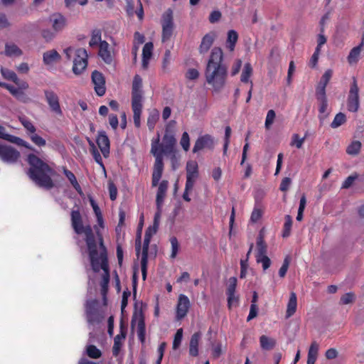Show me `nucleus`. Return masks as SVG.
I'll list each match as a JSON object with an SVG mask.
<instances>
[{
    "mask_svg": "<svg viewBox=\"0 0 364 364\" xmlns=\"http://www.w3.org/2000/svg\"><path fill=\"white\" fill-rule=\"evenodd\" d=\"M97 300L88 301L86 303L87 318L90 324L98 323L101 320V316L97 308Z\"/></svg>",
    "mask_w": 364,
    "mask_h": 364,
    "instance_id": "nucleus-11",
    "label": "nucleus"
},
{
    "mask_svg": "<svg viewBox=\"0 0 364 364\" xmlns=\"http://www.w3.org/2000/svg\"><path fill=\"white\" fill-rule=\"evenodd\" d=\"M222 60V50L220 48H214L211 51V55L208 63L207 68H220L225 67L221 64Z\"/></svg>",
    "mask_w": 364,
    "mask_h": 364,
    "instance_id": "nucleus-18",
    "label": "nucleus"
},
{
    "mask_svg": "<svg viewBox=\"0 0 364 364\" xmlns=\"http://www.w3.org/2000/svg\"><path fill=\"white\" fill-rule=\"evenodd\" d=\"M134 14L137 16L140 21L144 18V9L140 0H137L136 1V9H134Z\"/></svg>",
    "mask_w": 364,
    "mask_h": 364,
    "instance_id": "nucleus-61",
    "label": "nucleus"
},
{
    "mask_svg": "<svg viewBox=\"0 0 364 364\" xmlns=\"http://www.w3.org/2000/svg\"><path fill=\"white\" fill-rule=\"evenodd\" d=\"M289 263H290L289 259L288 257H287L284 259L283 264L279 270V275L280 277H284L286 275L287 272L289 268Z\"/></svg>",
    "mask_w": 364,
    "mask_h": 364,
    "instance_id": "nucleus-60",
    "label": "nucleus"
},
{
    "mask_svg": "<svg viewBox=\"0 0 364 364\" xmlns=\"http://www.w3.org/2000/svg\"><path fill=\"white\" fill-rule=\"evenodd\" d=\"M333 75V71L331 69H328L325 71L323 75H322L320 82H318L319 85L326 86L328 85V82L330 81L331 77Z\"/></svg>",
    "mask_w": 364,
    "mask_h": 364,
    "instance_id": "nucleus-53",
    "label": "nucleus"
},
{
    "mask_svg": "<svg viewBox=\"0 0 364 364\" xmlns=\"http://www.w3.org/2000/svg\"><path fill=\"white\" fill-rule=\"evenodd\" d=\"M29 137L31 141L38 146H44L46 144V140L41 136L37 134L36 132H33V134H30Z\"/></svg>",
    "mask_w": 364,
    "mask_h": 364,
    "instance_id": "nucleus-50",
    "label": "nucleus"
},
{
    "mask_svg": "<svg viewBox=\"0 0 364 364\" xmlns=\"http://www.w3.org/2000/svg\"><path fill=\"white\" fill-rule=\"evenodd\" d=\"M275 112L273 109H270L267 112L266 119H265V127L269 129L270 126L272 124L274 118H275Z\"/></svg>",
    "mask_w": 364,
    "mask_h": 364,
    "instance_id": "nucleus-58",
    "label": "nucleus"
},
{
    "mask_svg": "<svg viewBox=\"0 0 364 364\" xmlns=\"http://www.w3.org/2000/svg\"><path fill=\"white\" fill-rule=\"evenodd\" d=\"M297 306V298L296 294L294 292H291L289 299L287 304L286 317H291L296 310Z\"/></svg>",
    "mask_w": 364,
    "mask_h": 364,
    "instance_id": "nucleus-28",
    "label": "nucleus"
},
{
    "mask_svg": "<svg viewBox=\"0 0 364 364\" xmlns=\"http://www.w3.org/2000/svg\"><path fill=\"white\" fill-rule=\"evenodd\" d=\"M181 145L185 151H188L190 147V139L187 132H183L181 139Z\"/></svg>",
    "mask_w": 364,
    "mask_h": 364,
    "instance_id": "nucleus-59",
    "label": "nucleus"
},
{
    "mask_svg": "<svg viewBox=\"0 0 364 364\" xmlns=\"http://www.w3.org/2000/svg\"><path fill=\"white\" fill-rule=\"evenodd\" d=\"M104 41L101 39V32L100 30H95L92 32L91 39L90 41V46L94 47L96 46H100V44Z\"/></svg>",
    "mask_w": 364,
    "mask_h": 364,
    "instance_id": "nucleus-42",
    "label": "nucleus"
},
{
    "mask_svg": "<svg viewBox=\"0 0 364 364\" xmlns=\"http://www.w3.org/2000/svg\"><path fill=\"white\" fill-rule=\"evenodd\" d=\"M142 102H132L133 119L136 127L141 126V114L142 112Z\"/></svg>",
    "mask_w": 364,
    "mask_h": 364,
    "instance_id": "nucleus-26",
    "label": "nucleus"
},
{
    "mask_svg": "<svg viewBox=\"0 0 364 364\" xmlns=\"http://www.w3.org/2000/svg\"><path fill=\"white\" fill-rule=\"evenodd\" d=\"M60 59V54L55 50H50L43 55V63L46 65H53Z\"/></svg>",
    "mask_w": 364,
    "mask_h": 364,
    "instance_id": "nucleus-25",
    "label": "nucleus"
},
{
    "mask_svg": "<svg viewBox=\"0 0 364 364\" xmlns=\"http://www.w3.org/2000/svg\"><path fill=\"white\" fill-rule=\"evenodd\" d=\"M364 46V33L362 36V41L360 43L351 49L348 56V61L350 64L356 63L358 61L359 56L360 55L361 51L363 50Z\"/></svg>",
    "mask_w": 364,
    "mask_h": 364,
    "instance_id": "nucleus-23",
    "label": "nucleus"
},
{
    "mask_svg": "<svg viewBox=\"0 0 364 364\" xmlns=\"http://www.w3.org/2000/svg\"><path fill=\"white\" fill-rule=\"evenodd\" d=\"M57 33H55L53 30L50 31L49 29H45L42 32V36L44 39H46L47 41H49L53 40Z\"/></svg>",
    "mask_w": 364,
    "mask_h": 364,
    "instance_id": "nucleus-64",
    "label": "nucleus"
},
{
    "mask_svg": "<svg viewBox=\"0 0 364 364\" xmlns=\"http://www.w3.org/2000/svg\"><path fill=\"white\" fill-rule=\"evenodd\" d=\"M46 100L50 107V109L56 115L62 116L63 111L61 109L59 97L58 95L53 90H44Z\"/></svg>",
    "mask_w": 364,
    "mask_h": 364,
    "instance_id": "nucleus-10",
    "label": "nucleus"
},
{
    "mask_svg": "<svg viewBox=\"0 0 364 364\" xmlns=\"http://www.w3.org/2000/svg\"><path fill=\"white\" fill-rule=\"evenodd\" d=\"M49 23L55 33H60L66 27L67 19L62 14L56 13L50 16Z\"/></svg>",
    "mask_w": 364,
    "mask_h": 364,
    "instance_id": "nucleus-16",
    "label": "nucleus"
},
{
    "mask_svg": "<svg viewBox=\"0 0 364 364\" xmlns=\"http://www.w3.org/2000/svg\"><path fill=\"white\" fill-rule=\"evenodd\" d=\"M256 257L257 262L258 263H262L264 270H266L269 267L271 264V261L270 259L266 255L262 256H256Z\"/></svg>",
    "mask_w": 364,
    "mask_h": 364,
    "instance_id": "nucleus-55",
    "label": "nucleus"
},
{
    "mask_svg": "<svg viewBox=\"0 0 364 364\" xmlns=\"http://www.w3.org/2000/svg\"><path fill=\"white\" fill-rule=\"evenodd\" d=\"M346 122V117L343 112L338 113L333 122L331 124V127L333 129L338 128Z\"/></svg>",
    "mask_w": 364,
    "mask_h": 364,
    "instance_id": "nucleus-40",
    "label": "nucleus"
},
{
    "mask_svg": "<svg viewBox=\"0 0 364 364\" xmlns=\"http://www.w3.org/2000/svg\"><path fill=\"white\" fill-rule=\"evenodd\" d=\"M72 226L77 235L83 234L89 252L92 268L94 272L103 271L101 281V294L104 301H106V294L109 282V273L107 264V250L103 244L102 236L97 230V236L95 237L90 225L83 226L82 218L78 210L71 213Z\"/></svg>",
    "mask_w": 364,
    "mask_h": 364,
    "instance_id": "nucleus-1",
    "label": "nucleus"
},
{
    "mask_svg": "<svg viewBox=\"0 0 364 364\" xmlns=\"http://www.w3.org/2000/svg\"><path fill=\"white\" fill-rule=\"evenodd\" d=\"M285 222L284 224L283 237H287L290 235L291 228L292 226V219L289 215H285Z\"/></svg>",
    "mask_w": 364,
    "mask_h": 364,
    "instance_id": "nucleus-43",
    "label": "nucleus"
},
{
    "mask_svg": "<svg viewBox=\"0 0 364 364\" xmlns=\"http://www.w3.org/2000/svg\"><path fill=\"white\" fill-rule=\"evenodd\" d=\"M252 73V68L250 63H247L245 64L244 69L241 75V81L243 82H247L249 78Z\"/></svg>",
    "mask_w": 364,
    "mask_h": 364,
    "instance_id": "nucleus-46",
    "label": "nucleus"
},
{
    "mask_svg": "<svg viewBox=\"0 0 364 364\" xmlns=\"http://www.w3.org/2000/svg\"><path fill=\"white\" fill-rule=\"evenodd\" d=\"M20 157V153L14 147L0 144V159L8 164L15 163Z\"/></svg>",
    "mask_w": 364,
    "mask_h": 364,
    "instance_id": "nucleus-8",
    "label": "nucleus"
},
{
    "mask_svg": "<svg viewBox=\"0 0 364 364\" xmlns=\"http://www.w3.org/2000/svg\"><path fill=\"white\" fill-rule=\"evenodd\" d=\"M90 202L91 206L92 207L94 213L96 215L97 224L100 228H102L104 227V220H103L101 210H100L99 206L97 205V204L95 203V201L92 198L90 199Z\"/></svg>",
    "mask_w": 364,
    "mask_h": 364,
    "instance_id": "nucleus-36",
    "label": "nucleus"
},
{
    "mask_svg": "<svg viewBox=\"0 0 364 364\" xmlns=\"http://www.w3.org/2000/svg\"><path fill=\"white\" fill-rule=\"evenodd\" d=\"M6 90H8L11 92V94L14 97H15L18 100L23 102H28V98L27 97L26 94L20 89L9 85V86H6Z\"/></svg>",
    "mask_w": 364,
    "mask_h": 364,
    "instance_id": "nucleus-33",
    "label": "nucleus"
},
{
    "mask_svg": "<svg viewBox=\"0 0 364 364\" xmlns=\"http://www.w3.org/2000/svg\"><path fill=\"white\" fill-rule=\"evenodd\" d=\"M291 184V179L289 177H285L282 179L279 189L282 191H287L289 190L290 185Z\"/></svg>",
    "mask_w": 364,
    "mask_h": 364,
    "instance_id": "nucleus-62",
    "label": "nucleus"
},
{
    "mask_svg": "<svg viewBox=\"0 0 364 364\" xmlns=\"http://www.w3.org/2000/svg\"><path fill=\"white\" fill-rule=\"evenodd\" d=\"M29 168L27 174L38 186L50 189L54 186L51 178L55 172L52 167L33 154L28 155Z\"/></svg>",
    "mask_w": 364,
    "mask_h": 364,
    "instance_id": "nucleus-3",
    "label": "nucleus"
},
{
    "mask_svg": "<svg viewBox=\"0 0 364 364\" xmlns=\"http://www.w3.org/2000/svg\"><path fill=\"white\" fill-rule=\"evenodd\" d=\"M259 343L261 348L265 350L273 349L276 345L275 339L269 338L265 335L260 336Z\"/></svg>",
    "mask_w": 364,
    "mask_h": 364,
    "instance_id": "nucleus-32",
    "label": "nucleus"
},
{
    "mask_svg": "<svg viewBox=\"0 0 364 364\" xmlns=\"http://www.w3.org/2000/svg\"><path fill=\"white\" fill-rule=\"evenodd\" d=\"M183 338V329L179 328L177 330L173 342V348L176 350L181 345Z\"/></svg>",
    "mask_w": 364,
    "mask_h": 364,
    "instance_id": "nucleus-51",
    "label": "nucleus"
},
{
    "mask_svg": "<svg viewBox=\"0 0 364 364\" xmlns=\"http://www.w3.org/2000/svg\"><path fill=\"white\" fill-rule=\"evenodd\" d=\"M360 107L359 87L356 78L353 77L347 98V109L349 112H356Z\"/></svg>",
    "mask_w": 364,
    "mask_h": 364,
    "instance_id": "nucleus-6",
    "label": "nucleus"
},
{
    "mask_svg": "<svg viewBox=\"0 0 364 364\" xmlns=\"http://www.w3.org/2000/svg\"><path fill=\"white\" fill-rule=\"evenodd\" d=\"M237 284V279L235 277H231L229 279V308L235 303H237L238 297L234 295L235 289Z\"/></svg>",
    "mask_w": 364,
    "mask_h": 364,
    "instance_id": "nucleus-30",
    "label": "nucleus"
},
{
    "mask_svg": "<svg viewBox=\"0 0 364 364\" xmlns=\"http://www.w3.org/2000/svg\"><path fill=\"white\" fill-rule=\"evenodd\" d=\"M151 237L144 235L143 248L141 257V270L143 280H146L148 265V250L151 241Z\"/></svg>",
    "mask_w": 364,
    "mask_h": 364,
    "instance_id": "nucleus-14",
    "label": "nucleus"
},
{
    "mask_svg": "<svg viewBox=\"0 0 364 364\" xmlns=\"http://www.w3.org/2000/svg\"><path fill=\"white\" fill-rule=\"evenodd\" d=\"M158 190L156 193V206H162L164 198L166 196V192L168 187V181L167 180H163L160 183L158 182Z\"/></svg>",
    "mask_w": 364,
    "mask_h": 364,
    "instance_id": "nucleus-21",
    "label": "nucleus"
},
{
    "mask_svg": "<svg viewBox=\"0 0 364 364\" xmlns=\"http://www.w3.org/2000/svg\"><path fill=\"white\" fill-rule=\"evenodd\" d=\"M320 53L319 48H316L314 54L312 55L310 60H309V66L311 68H315L317 65L318 55Z\"/></svg>",
    "mask_w": 364,
    "mask_h": 364,
    "instance_id": "nucleus-63",
    "label": "nucleus"
},
{
    "mask_svg": "<svg viewBox=\"0 0 364 364\" xmlns=\"http://www.w3.org/2000/svg\"><path fill=\"white\" fill-rule=\"evenodd\" d=\"M1 73L4 78L11 80L14 82L15 84L18 85L19 84V79L17 77L16 74L11 70L1 68Z\"/></svg>",
    "mask_w": 364,
    "mask_h": 364,
    "instance_id": "nucleus-35",
    "label": "nucleus"
},
{
    "mask_svg": "<svg viewBox=\"0 0 364 364\" xmlns=\"http://www.w3.org/2000/svg\"><path fill=\"white\" fill-rule=\"evenodd\" d=\"M4 54L9 57H18L22 55V51L16 44L8 43L5 45Z\"/></svg>",
    "mask_w": 364,
    "mask_h": 364,
    "instance_id": "nucleus-31",
    "label": "nucleus"
},
{
    "mask_svg": "<svg viewBox=\"0 0 364 364\" xmlns=\"http://www.w3.org/2000/svg\"><path fill=\"white\" fill-rule=\"evenodd\" d=\"M19 121L23 127L26 129L28 136H30L31 134H33V132H36V127L30 119L26 117H20Z\"/></svg>",
    "mask_w": 364,
    "mask_h": 364,
    "instance_id": "nucleus-39",
    "label": "nucleus"
},
{
    "mask_svg": "<svg viewBox=\"0 0 364 364\" xmlns=\"http://www.w3.org/2000/svg\"><path fill=\"white\" fill-rule=\"evenodd\" d=\"M142 79L139 75H136L132 82V102H142Z\"/></svg>",
    "mask_w": 364,
    "mask_h": 364,
    "instance_id": "nucleus-13",
    "label": "nucleus"
},
{
    "mask_svg": "<svg viewBox=\"0 0 364 364\" xmlns=\"http://www.w3.org/2000/svg\"><path fill=\"white\" fill-rule=\"evenodd\" d=\"M205 77L208 83L216 91L220 90L226 80V68H206Z\"/></svg>",
    "mask_w": 364,
    "mask_h": 364,
    "instance_id": "nucleus-5",
    "label": "nucleus"
},
{
    "mask_svg": "<svg viewBox=\"0 0 364 364\" xmlns=\"http://www.w3.org/2000/svg\"><path fill=\"white\" fill-rule=\"evenodd\" d=\"M214 41V34L208 33L202 39L201 44L200 46V53H205L210 49Z\"/></svg>",
    "mask_w": 364,
    "mask_h": 364,
    "instance_id": "nucleus-29",
    "label": "nucleus"
},
{
    "mask_svg": "<svg viewBox=\"0 0 364 364\" xmlns=\"http://www.w3.org/2000/svg\"><path fill=\"white\" fill-rule=\"evenodd\" d=\"M355 300V295L353 292H348L343 294L340 299V303L342 304H352Z\"/></svg>",
    "mask_w": 364,
    "mask_h": 364,
    "instance_id": "nucleus-49",
    "label": "nucleus"
},
{
    "mask_svg": "<svg viewBox=\"0 0 364 364\" xmlns=\"http://www.w3.org/2000/svg\"><path fill=\"white\" fill-rule=\"evenodd\" d=\"M109 46L106 41H103L99 46V55L107 64L112 61V55L109 48Z\"/></svg>",
    "mask_w": 364,
    "mask_h": 364,
    "instance_id": "nucleus-24",
    "label": "nucleus"
},
{
    "mask_svg": "<svg viewBox=\"0 0 364 364\" xmlns=\"http://www.w3.org/2000/svg\"><path fill=\"white\" fill-rule=\"evenodd\" d=\"M238 40V34L235 30H229V51H233Z\"/></svg>",
    "mask_w": 364,
    "mask_h": 364,
    "instance_id": "nucleus-47",
    "label": "nucleus"
},
{
    "mask_svg": "<svg viewBox=\"0 0 364 364\" xmlns=\"http://www.w3.org/2000/svg\"><path fill=\"white\" fill-rule=\"evenodd\" d=\"M87 355L92 358H99L101 356V351L95 346L89 345L86 348Z\"/></svg>",
    "mask_w": 364,
    "mask_h": 364,
    "instance_id": "nucleus-44",
    "label": "nucleus"
},
{
    "mask_svg": "<svg viewBox=\"0 0 364 364\" xmlns=\"http://www.w3.org/2000/svg\"><path fill=\"white\" fill-rule=\"evenodd\" d=\"M175 144L176 139L174 136L168 134H164L161 144H159V135L156 139H152L151 153L155 157L151 180L153 187L156 186L163 173V154L166 156L173 155V157H175Z\"/></svg>",
    "mask_w": 364,
    "mask_h": 364,
    "instance_id": "nucleus-2",
    "label": "nucleus"
},
{
    "mask_svg": "<svg viewBox=\"0 0 364 364\" xmlns=\"http://www.w3.org/2000/svg\"><path fill=\"white\" fill-rule=\"evenodd\" d=\"M125 338V334L122 333L121 334L117 335L114 338V343L113 346V353L114 354H117L121 347V341L122 340Z\"/></svg>",
    "mask_w": 364,
    "mask_h": 364,
    "instance_id": "nucleus-52",
    "label": "nucleus"
},
{
    "mask_svg": "<svg viewBox=\"0 0 364 364\" xmlns=\"http://www.w3.org/2000/svg\"><path fill=\"white\" fill-rule=\"evenodd\" d=\"M305 141V137L299 138L297 134H294L292 136V141L291 143V146H296L297 149H301L302 145Z\"/></svg>",
    "mask_w": 364,
    "mask_h": 364,
    "instance_id": "nucleus-57",
    "label": "nucleus"
},
{
    "mask_svg": "<svg viewBox=\"0 0 364 364\" xmlns=\"http://www.w3.org/2000/svg\"><path fill=\"white\" fill-rule=\"evenodd\" d=\"M361 148V143L358 141H353L346 149V152L350 155H357Z\"/></svg>",
    "mask_w": 364,
    "mask_h": 364,
    "instance_id": "nucleus-45",
    "label": "nucleus"
},
{
    "mask_svg": "<svg viewBox=\"0 0 364 364\" xmlns=\"http://www.w3.org/2000/svg\"><path fill=\"white\" fill-rule=\"evenodd\" d=\"M159 119V112L156 109H153L149 111V117L147 119V126L150 130H153L154 127Z\"/></svg>",
    "mask_w": 364,
    "mask_h": 364,
    "instance_id": "nucleus-34",
    "label": "nucleus"
},
{
    "mask_svg": "<svg viewBox=\"0 0 364 364\" xmlns=\"http://www.w3.org/2000/svg\"><path fill=\"white\" fill-rule=\"evenodd\" d=\"M201 337V333L199 332L195 333L191 338L189 353L192 356H196L198 354V343Z\"/></svg>",
    "mask_w": 364,
    "mask_h": 364,
    "instance_id": "nucleus-27",
    "label": "nucleus"
},
{
    "mask_svg": "<svg viewBox=\"0 0 364 364\" xmlns=\"http://www.w3.org/2000/svg\"><path fill=\"white\" fill-rule=\"evenodd\" d=\"M136 325L138 338L141 343L145 341L146 328L144 316L141 312H135L132 316V325Z\"/></svg>",
    "mask_w": 364,
    "mask_h": 364,
    "instance_id": "nucleus-12",
    "label": "nucleus"
},
{
    "mask_svg": "<svg viewBox=\"0 0 364 364\" xmlns=\"http://www.w3.org/2000/svg\"><path fill=\"white\" fill-rule=\"evenodd\" d=\"M213 146V139L209 135L200 136L196 141L193 152L196 153L203 149H211Z\"/></svg>",
    "mask_w": 364,
    "mask_h": 364,
    "instance_id": "nucleus-19",
    "label": "nucleus"
},
{
    "mask_svg": "<svg viewBox=\"0 0 364 364\" xmlns=\"http://www.w3.org/2000/svg\"><path fill=\"white\" fill-rule=\"evenodd\" d=\"M97 144L105 157L109 154V140L104 131L99 132L97 137Z\"/></svg>",
    "mask_w": 364,
    "mask_h": 364,
    "instance_id": "nucleus-20",
    "label": "nucleus"
},
{
    "mask_svg": "<svg viewBox=\"0 0 364 364\" xmlns=\"http://www.w3.org/2000/svg\"><path fill=\"white\" fill-rule=\"evenodd\" d=\"M319 102V113L321 115H319V119L321 121L324 120L328 115L327 112V107H328V102L326 100H318Z\"/></svg>",
    "mask_w": 364,
    "mask_h": 364,
    "instance_id": "nucleus-41",
    "label": "nucleus"
},
{
    "mask_svg": "<svg viewBox=\"0 0 364 364\" xmlns=\"http://www.w3.org/2000/svg\"><path fill=\"white\" fill-rule=\"evenodd\" d=\"M170 243L171 247V258L174 259L179 250V243L176 237H171L170 238Z\"/></svg>",
    "mask_w": 364,
    "mask_h": 364,
    "instance_id": "nucleus-48",
    "label": "nucleus"
},
{
    "mask_svg": "<svg viewBox=\"0 0 364 364\" xmlns=\"http://www.w3.org/2000/svg\"><path fill=\"white\" fill-rule=\"evenodd\" d=\"M68 60L73 58V72L75 75L82 74L87 66V53L85 48L68 47L63 50Z\"/></svg>",
    "mask_w": 364,
    "mask_h": 364,
    "instance_id": "nucleus-4",
    "label": "nucleus"
},
{
    "mask_svg": "<svg viewBox=\"0 0 364 364\" xmlns=\"http://www.w3.org/2000/svg\"><path fill=\"white\" fill-rule=\"evenodd\" d=\"M154 45L151 42L145 43L142 50V62L141 67L146 70L149 67V60L152 56Z\"/></svg>",
    "mask_w": 364,
    "mask_h": 364,
    "instance_id": "nucleus-22",
    "label": "nucleus"
},
{
    "mask_svg": "<svg viewBox=\"0 0 364 364\" xmlns=\"http://www.w3.org/2000/svg\"><path fill=\"white\" fill-rule=\"evenodd\" d=\"M186 182L187 188H193L194 184L198 178V165L195 161H189L186 164Z\"/></svg>",
    "mask_w": 364,
    "mask_h": 364,
    "instance_id": "nucleus-9",
    "label": "nucleus"
},
{
    "mask_svg": "<svg viewBox=\"0 0 364 364\" xmlns=\"http://www.w3.org/2000/svg\"><path fill=\"white\" fill-rule=\"evenodd\" d=\"M318 344L316 341L312 342L309 349L308 357L316 359L318 355Z\"/></svg>",
    "mask_w": 364,
    "mask_h": 364,
    "instance_id": "nucleus-56",
    "label": "nucleus"
},
{
    "mask_svg": "<svg viewBox=\"0 0 364 364\" xmlns=\"http://www.w3.org/2000/svg\"><path fill=\"white\" fill-rule=\"evenodd\" d=\"M63 172H64V174L66 176V177L68 178V179L70 181V183L73 185V186L74 187V188L79 193H82V190H81V187L79 185L77 179H76V177L75 176V175L73 174V173H72L70 171L66 169V168H64L63 170Z\"/></svg>",
    "mask_w": 364,
    "mask_h": 364,
    "instance_id": "nucleus-37",
    "label": "nucleus"
},
{
    "mask_svg": "<svg viewBox=\"0 0 364 364\" xmlns=\"http://www.w3.org/2000/svg\"><path fill=\"white\" fill-rule=\"evenodd\" d=\"M326 86L318 84L316 90V97L317 100H326Z\"/></svg>",
    "mask_w": 364,
    "mask_h": 364,
    "instance_id": "nucleus-54",
    "label": "nucleus"
},
{
    "mask_svg": "<svg viewBox=\"0 0 364 364\" xmlns=\"http://www.w3.org/2000/svg\"><path fill=\"white\" fill-rule=\"evenodd\" d=\"M267 254V245L263 239V237L259 235L257 239V255L262 256Z\"/></svg>",
    "mask_w": 364,
    "mask_h": 364,
    "instance_id": "nucleus-38",
    "label": "nucleus"
},
{
    "mask_svg": "<svg viewBox=\"0 0 364 364\" xmlns=\"http://www.w3.org/2000/svg\"><path fill=\"white\" fill-rule=\"evenodd\" d=\"M162 41L170 40L173 31V12L167 10L162 16Z\"/></svg>",
    "mask_w": 364,
    "mask_h": 364,
    "instance_id": "nucleus-7",
    "label": "nucleus"
},
{
    "mask_svg": "<svg viewBox=\"0 0 364 364\" xmlns=\"http://www.w3.org/2000/svg\"><path fill=\"white\" fill-rule=\"evenodd\" d=\"M92 81L95 85V90L97 95L102 96L105 95V80L102 74L97 70L92 73Z\"/></svg>",
    "mask_w": 364,
    "mask_h": 364,
    "instance_id": "nucleus-17",
    "label": "nucleus"
},
{
    "mask_svg": "<svg viewBox=\"0 0 364 364\" xmlns=\"http://www.w3.org/2000/svg\"><path fill=\"white\" fill-rule=\"evenodd\" d=\"M190 308V300L187 296L180 294L178 299L176 306V318L181 320L184 318Z\"/></svg>",
    "mask_w": 364,
    "mask_h": 364,
    "instance_id": "nucleus-15",
    "label": "nucleus"
}]
</instances>
